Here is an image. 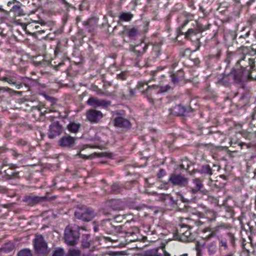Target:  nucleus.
<instances>
[{
  "label": "nucleus",
  "mask_w": 256,
  "mask_h": 256,
  "mask_svg": "<svg viewBox=\"0 0 256 256\" xmlns=\"http://www.w3.org/2000/svg\"><path fill=\"white\" fill-rule=\"evenodd\" d=\"M244 76V72L242 70H234L232 71L228 76H224L222 80V82L226 84L228 82V80L232 79L236 82H241Z\"/></svg>",
  "instance_id": "0eeeda50"
},
{
  "label": "nucleus",
  "mask_w": 256,
  "mask_h": 256,
  "mask_svg": "<svg viewBox=\"0 0 256 256\" xmlns=\"http://www.w3.org/2000/svg\"><path fill=\"white\" fill-rule=\"evenodd\" d=\"M76 218L82 220L84 221L89 222L94 216V212L90 208H84L78 209L74 212Z\"/></svg>",
  "instance_id": "f03ea898"
},
{
  "label": "nucleus",
  "mask_w": 256,
  "mask_h": 256,
  "mask_svg": "<svg viewBox=\"0 0 256 256\" xmlns=\"http://www.w3.org/2000/svg\"><path fill=\"white\" fill-rule=\"evenodd\" d=\"M14 245L11 242H8L0 248V253H7L12 251L14 249Z\"/></svg>",
  "instance_id": "393cba45"
},
{
  "label": "nucleus",
  "mask_w": 256,
  "mask_h": 256,
  "mask_svg": "<svg viewBox=\"0 0 256 256\" xmlns=\"http://www.w3.org/2000/svg\"><path fill=\"white\" fill-rule=\"evenodd\" d=\"M76 138L68 136H64L62 138L59 140V144L62 147H70L74 144Z\"/></svg>",
  "instance_id": "4468645a"
},
{
  "label": "nucleus",
  "mask_w": 256,
  "mask_h": 256,
  "mask_svg": "<svg viewBox=\"0 0 256 256\" xmlns=\"http://www.w3.org/2000/svg\"><path fill=\"white\" fill-rule=\"evenodd\" d=\"M188 228V226H187L181 225L180 227L178 228V234L180 236L184 232V231Z\"/></svg>",
  "instance_id": "72a5a7b5"
},
{
  "label": "nucleus",
  "mask_w": 256,
  "mask_h": 256,
  "mask_svg": "<svg viewBox=\"0 0 256 256\" xmlns=\"http://www.w3.org/2000/svg\"><path fill=\"white\" fill-rule=\"evenodd\" d=\"M177 65V62H174L172 64V66L173 68H174V66H176Z\"/></svg>",
  "instance_id": "de8ad7c7"
},
{
  "label": "nucleus",
  "mask_w": 256,
  "mask_h": 256,
  "mask_svg": "<svg viewBox=\"0 0 256 256\" xmlns=\"http://www.w3.org/2000/svg\"><path fill=\"white\" fill-rule=\"evenodd\" d=\"M108 206L114 210H119L122 208V202L119 200H112L109 202Z\"/></svg>",
  "instance_id": "4be33fe9"
},
{
  "label": "nucleus",
  "mask_w": 256,
  "mask_h": 256,
  "mask_svg": "<svg viewBox=\"0 0 256 256\" xmlns=\"http://www.w3.org/2000/svg\"><path fill=\"white\" fill-rule=\"evenodd\" d=\"M80 127V124L76 122H70L67 126L68 130L73 133H76Z\"/></svg>",
  "instance_id": "5701e85b"
},
{
  "label": "nucleus",
  "mask_w": 256,
  "mask_h": 256,
  "mask_svg": "<svg viewBox=\"0 0 256 256\" xmlns=\"http://www.w3.org/2000/svg\"><path fill=\"white\" fill-rule=\"evenodd\" d=\"M114 124L118 128H127L130 126L129 121L122 116L116 118L114 120Z\"/></svg>",
  "instance_id": "dca6fc26"
},
{
  "label": "nucleus",
  "mask_w": 256,
  "mask_h": 256,
  "mask_svg": "<svg viewBox=\"0 0 256 256\" xmlns=\"http://www.w3.org/2000/svg\"><path fill=\"white\" fill-rule=\"evenodd\" d=\"M86 116L87 120L92 124L98 122L102 118V112L94 109H90L86 112Z\"/></svg>",
  "instance_id": "6e6552de"
},
{
  "label": "nucleus",
  "mask_w": 256,
  "mask_h": 256,
  "mask_svg": "<svg viewBox=\"0 0 256 256\" xmlns=\"http://www.w3.org/2000/svg\"><path fill=\"white\" fill-rule=\"evenodd\" d=\"M84 256H90L89 254L88 255H84Z\"/></svg>",
  "instance_id": "6e6d98bb"
},
{
  "label": "nucleus",
  "mask_w": 256,
  "mask_h": 256,
  "mask_svg": "<svg viewBox=\"0 0 256 256\" xmlns=\"http://www.w3.org/2000/svg\"><path fill=\"white\" fill-rule=\"evenodd\" d=\"M0 89H1V88H0Z\"/></svg>",
  "instance_id": "e2e57ef3"
},
{
  "label": "nucleus",
  "mask_w": 256,
  "mask_h": 256,
  "mask_svg": "<svg viewBox=\"0 0 256 256\" xmlns=\"http://www.w3.org/2000/svg\"><path fill=\"white\" fill-rule=\"evenodd\" d=\"M181 19V18H178V20H180Z\"/></svg>",
  "instance_id": "4d7b16f0"
},
{
  "label": "nucleus",
  "mask_w": 256,
  "mask_h": 256,
  "mask_svg": "<svg viewBox=\"0 0 256 256\" xmlns=\"http://www.w3.org/2000/svg\"><path fill=\"white\" fill-rule=\"evenodd\" d=\"M168 182L174 186L185 187L188 184V179L184 175L172 174L170 176Z\"/></svg>",
  "instance_id": "7ed1b4c3"
},
{
  "label": "nucleus",
  "mask_w": 256,
  "mask_h": 256,
  "mask_svg": "<svg viewBox=\"0 0 256 256\" xmlns=\"http://www.w3.org/2000/svg\"><path fill=\"white\" fill-rule=\"evenodd\" d=\"M201 174L210 176L213 174V170L210 168L209 165L204 164L196 170Z\"/></svg>",
  "instance_id": "412c9836"
},
{
  "label": "nucleus",
  "mask_w": 256,
  "mask_h": 256,
  "mask_svg": "<svg viewBox=\"0 0 256 256\" xmlns=\"http://www.w3.org/2000/svg\"><path fill=\"white\" fill-rule=\"evenodd\" d=\"M35 28L36 29H38L39 28V26H36Z\"/></svg>",
  "instance_id": "864d4df0"
},
{
  "label": "nucleus",
  "mask_w": 256,
  "mask_h": 256,
  "mask_svg": "<svg viewBox=\"0 0 256 256\" xmlns=\"http://www.w3.org/2000/svg\"><path fill=\"white\" fill-rule=\"evenodd\" d=\"M166 174L165 170L163 169H160L159 171V173L158 174V177L160 178Z\"/></svg>",
  "instance_id": "37998d69"
},
{
  "label": "nucleus",
  "mask_w": 256,
  "mask_h": 256,
  "mask_svg": "<svg viewBox=\"0 0 256 256\" xmlns=\"http://www.w3.org/2000/svg\"><path fill=\"white\" fill-rule=\"evenodd\" d=\"M118 186L117 184H114L112 186V192H115L117 189H118Z\"/></svg>",
  "instance_id": "a18cd8bd"
},
{
  "label": "nucleus",
  "mask_w": 256,
  "mask_h": 256,
  "mask_svg": "<svg viewBox=\"0 0 256 256\" xmlns=\"http://www.w3.org/2000/svg\"><path fill=\"white\" fill-rule=\"evenodd\" d=\"M18 256H32V254L30 250L24 249L18 252Z\"/></svg>",
  "instance_id": "7c9ffc66"
},
{
  "label": "nucleus",
  "mask_w": 256,
  "mask_h": 256,
  "mask_svg": "<svg viewBox=\"0 0 256 256\" xmlns=\"http://www.w3.org/2000/svg\"><path fill=\"white\" fill-rule=\"evenodd\" d=\"M178 74H180V76H178L176 75L177 73L176 74H170V76L172 78V81L174 84L178 83V82L180 78H182L184 77L183 72L182 70H178Z\"/></svg>",
  "instance_id": "a878e982"
},
{
  "label": "nucleus",
  "mask_w": 256,
  "mask_h": 256,
  "mask_svg": "<svg viewBox=\"0 0 256 256\" xmlns=\"http://www.w3.org/2000/svg\"><path fill=\"white\" fill-rule=\"evenodd\" d=\"M230 146H232V144H233L234 143H233L232 141H230Z\"/></svg>",
  "instance_id": "603ef678"
},
{
  "label": "nucleus",
  "mask_w": 256,
  "mask_h": 256,
  "mask_svg": "<svg viewBox=\"0 0 256 256\" xmlns=\"http://www.w3.org/2000/svg\"><path fill=\"white\" fill-rule=\"evenodd\" d=\"M196 24L198 25V23L196 22H195Z\"/></svg>",
  "instance_id": "052dcab7"
},
{
  "label": "nucleus",
  "mask_w": 256,
  "mask_h": 256,
  "mask_svg": "<svg viewBox=\"0 0 256 256\" xmlns=\"http://www.w3.org/2000/svg\"><path fill=\"white\" fill-rule=\"evenodd\" d=\"M188 19H192V16H189L188 17L184 20V22L181 25V26L179 28V34H184L185 37L186 38L188 39H192L193 36H196L202 30H200L199 28H190L188 29V30L186 32H184L182 31L183 28L184 27L188 24Z\"/></svg>",
  "instance_id": "20e7f679"
},
{
  "label": "nucleus",
  "mask_w": 256,
  "mask_h": 256,
  "mask_svg": "<svg viewBox=\"0 0 256 256\" xmlns=\"http://www.w3.org/2000/svg\"><path fill=\"white\" fill-rule=\"evenodd\" d=\"M194 186L191 188V192L193 194H196L198 192L201 191L204 187V184L202 180L199 178H195L192 180Z\"/></svg>",
  "instance_id": "2eb2a0df"
},
{
  "label": "nucleus",
  "mask_w": 256,
  "mask_h": 256,
  "mask_svg": "<svg viewBox=\"0 0 256 256\" xmlns=\"http://www.w3.org/2000/svg\"><path fill=\"white\" fill-rule=\"evenodd\" d=\"M98 23V20L96 18H92L84 22L86 28L91 32L96 27Z\"/></svg>",
  "instance_id": "aec40b11"
},
{
  "label": "nucleus",
  "mask_w": 256,
  "mask_h": 256,
  "mask_svg": "<svg viewBox=\"0 0 256 256\" xmlns=\"http://www.w3.org/2000/svg\"><path fill=\"white\" fill-rule=\"evenodd\" d=\"M4 73H6L4 75H3L2 77H7L10 80H13L14 83L10 84H15V74L14 72L10 71H4Z\"/></svg>",
  "instance_id": "c756f323"
},
{
  "label": "nucleus",
  "mask_w": 256,
  "mask_h": 256,
  "mask_svg": "<svg viewBox=\"0 0 256 256\" xmlns=\"http://www.w3.org/2000/svg\"><path fill=\"white\" fill-rule=\"evenodd\" d=\"M130 92L132 96H133L134 94V92L132 90H131Z\"/></svg>",
  "instance_id": "8fccbe9b"
},
{
  "label": "nucleus",
  "mask_w": 256,
  "mask_h": 256,
  "mask_svg": "<svg viewBox=\"0 0 256 256\" xmlns=\"http://www.w3.org/2000/svg\"><path fill=\"white\" fill-rule=\"evenodd\" d=\"M34 246L37 253L44 254L46 252L47 244L42 236L38 235L36 236L34 240Z\"/></svg>",
  "instance_id": "39448f33"
},
{
  "label": "nucleus",
  "mask_w": 256,
  "mask_h": 256,
  "mask_svg": "<svg viewBox=\"0 0 256 256\" xmlns=\"http://www.w3.org/2000/svg\"><path fill=\"white\" fill-rule=\"evenodd\" d=\"M146 256H170V254L168 252L164 246L161 248L151 249L146 252Z\"/></svg>",
  "instance_id": "9b49d317"
},
{
  "label": "nucleus",
  "mask_w": 256,
  "mask_h": 256,
  "mask_svg": "<svg viewBox=\"0 0 256 256\" xmlns=\"http://www.w3.org/2000/svg\"><path fill=\"white\" fill-rule=\"evenodd\" d=\"M180 198H181V200L183 202H187V200L184 198L183 196L182 195H180Z\"/></svg>",
  "instance_id": "49530a36"
},
{
  "label": "nucleus",
  "mask_w": 256,
  "mask_h": 256,
  "mask_svg": "<svg viewBox=\"0 0 256 256\" xmlns=\"http://www.w3.org/2000/svg\"><path fill=\"white\" fill-rule=\"evenodd\" d=\"M44 199V197H40L36 196H26L24 198V201L28 204L32 205L38 203Z\"/></svg>",
  "instance_id": "f3484780"
},
{
  "label": "nucleus",
  "mask_w": 256,
  "mask_h": 256,
  "mask_svg": "<svg viewBox=\"0 0 256 256\" xmlns=\"http://www.w3.org/2000/svg\"><path fill=\"white\" fill-rule=\"evenodd\" d=\"M174 109L176 110L174 113L177 116H184L186 114V108L181 106H176Z\"/></svg>",
  "instance_id": "c85d7f7f"
},
{
  "label": "nucleus",
  "mask_w": 256,
  "mask_h": 256,
  "mask_svg": "<svg viewBox=\"0 0 256 256\" xmlns=\"http://www.w3.org/2000/svg\"><path fill=\"white\" fill-rule=\"evenodd\" d=\"M79 238L77 231L72 230L70 228H66L64 230V239L68 245H74Z\"/></svg>",
  "instance_id": "423d86ee"
},
{
  "label": "nucleus",
  "mask_w": 256,
  "mask_h": 256,
  "mask_svg": "<svg viewBox=\"0 0 256 256\" xmlns=\"http://www.w3.org/2000/svg\"><path fill=\"white\" fill-rule=\"evenodd\" d=\"M64 250L61 248H58L55 250L52 256H64Z\"/></svg>",
  "instance_id": "c9c22d12"
},
{
  "label": "nucleus",
  "mask_w": 256,
  "mask_h": 256,
  "mask_svg": "<svg viewBox=\"0 0 256 256\" xmlns=\"http://www.w3.org/2000/svg\"><path fill=\"white\" fill-rule=\"evenodd\" d=\"M232 256V255L229 254V255H228V256Z\"/></svg>",
  "instance_id": "bf43d9fd"
},
{
  "label": "nucleus",
  "mask_w": 256,
  "mask_h": 256,
  "mask_svg": "<svg viewBox=\"0 0 256 256\" xmlns=\"http://www.w3.org/2000/svg\"><path fill=\"white\" fill-rule=\"evenodd\" d=\"M12 10L15 12H17L18 14H20L22 12V9L18 6H12Z\"/></svg>",
  "instance_id": "ea45409f"
},
{
  "label": "nucleus",
  "mask_w": 256,
  "mask_h": 256,
  "mask_svg": "<svg viewBox=\"0 0 256 256\" xmlns=\"http://www.w3.org/2000/svg\"><path fill=\"white\" fill-rule=\"evenodd\" d=\"M82 246L84 248H87L90 246V242L88 241H85L84 240H82Z\"/></svg>",
  "instance_id": "a19ab883"
},
{
  "label": "nucleus",
  "mask_w": 256,
  "mask_h": 256,
  "mask_svg": "<svg viewBox=\"0 0 256 256\" xmlns=\"http://www.w3.org/2000/svg\"><path fill=\"white\" fill-rule=\"evenodd\" d=\"M138 88L142 92L143 94H148V98L150 102H152L151 98L148 97V94H150V90L152 88H156L157 86L152 85L150 86L148 85V82H139L137 85Z\"/></svg>",
  "instance_id": "ddd939ff"
},
{
  "label": "nucleus",
  "mask_w": 256,
  "mask_h": 256,
  "mask_svg": "<svg viewBox=\"0 0 256 256\" xmlns=\"http://www.w3.org/2000/svg\"><path fill=\"white\" fill-rule=\"evenodd\" d=\"M133 15L130 12H122L120 14L119 18L122 21H130Z\"/></svg>",
  "instance_id": "bb28decb"
},
{
  "label": "nucleus",
  "mask_w": 256,
  "mask_h": 256,
  "mask_svg": "<svg viewBox=\"0 0 256 256\" xmlns=\"http://www.w3.org/2000/svg\"><path fill=\"white\" fill-rule=\"evenodd\" d=\"M208 251L210 255L214 254L217 250V246L216 242H212L207 246Z\"/></svg>",
  "instance_id": "b1692460"
},
{
  "label": "nucleus",
  "mask_w": 256,
  "mask_h": 256,
  "mask_svg": "<svg viewBox=\"0 0 256 256\" xmlns=\"http://www.w3.org/2000/svg\"><path fill=\"white\" fill-rule=\"evenodd\" d=\"M148 48V45L144 42H140V44L136 46L134 49V52L138 56L143 54Z\"/></svg>",
  "instance_id": "6ab92c4d"
},
{
  "label": "nucleus",
  "mask_w": 256,
  "mask_h": 256,
  "mask_svg": "<svg viewBox=\"0 0 256 256\" xmlns=\"http://www.w3.org/2000/svg\"><path fill=\"white\" fill-rule=\"evenodd\" d=\"M256 54V48L253 47L242 46L232 56L234 59H238L236 63L240 64L242 68H246L249 66L250 70H256V62L251 58Z\"/></svg>",
  "instance_id": "f257e3e1"
},
{
  "label": "nucleus",
  "mask_w": 256,
  "mask_h": 256,
  "mask_svg": "<svg viewBox=\"0 0 256 256\" xmlns=\"http://www.w3.org/2000/svg\"><path fill=\"white\" fill-rule=\"evenodd\" d=\"M82 151H80L77 154L80 156L81 158H88L90 156H87L86 154H82Z\"/></svg>",
  "instance_id": "79ce46f5"
},
{
  "label": "nucleus",
  "mask_w": 256,
  "mask_h": 256,
  "mask_svg": "<svg viewBox=\"0 0 256 256\" xmlns=\"http://www.w3.org/2000/svg\"><path fill=\"white\" fill-rule=\"evenodd\" d=\"M80 252L78 249H70L68 250V256H80Z\"/></svg>",
  "instance_id": "2f4dec72"
},
{
  "label": "nucleus",
  "mask_w": 256,
  "mask_h": 256,
  "mask_svg": "<svg viewBox=\"0 0 256 256\" xmlns=\"http://www.w3.org/2000/svg\"><path fill=\"white\" fill-rule=\"evenodd\" d=\"M198 216L201 218H206L208 222L215 220L216 217V214L214 210L204 208L202 212H198Z\"/></svg>",
  "instance_id": "f8f14e48"
},
{
  "label": "nucleus",
  "mask_w": 256,
  "mask_h": 256,
  "mask_svg": "<svg viewBox=\"0 0 256 256\" xmlns=\"http://www.w3.org/2000/svg\"><path fill=\"white\" fill-rule=\"evenodd\" d=\"M230 228V225L228 224H218L216 226L212 228L210 230L208 231L210 232V234L208 236H206V237L209 238L213 236L215 232H218L221 229H228Z\"/></svg>",
  "instance_id": "a211bd4d"
},
{
  "label": "nucleus",
  "mask_w": 256,
  "mask_h": 256,
  "mask_svg": "<svg viewBox=\"0 0 256 256\" xmlns=\"http://www.w3.org/2000/svg\"><path fill=\"white\" fill-rule=\"evenodd\" d=\"M248 36V32H246V33L244 36H242V35L240 36H238V40H239L240 42H240V40H241L242 39V38H247Z\"/></svg>",
  "instance_id": "c03bdc74"
},
{
  "label": "nucleus",
  "mask_w": 256,
  "mask_h": 256,
  "mask_svg": "<svg viewBox=\"0 0 256 256\" xmlns=\"http://www.w3.org/2000/svg\"><path fill=\"white\" fill-rule=\"evenodd\" d=\"M54 52L56 54V50H55Z\"/></svg>",
  "instance_id": "680f3d73"
},
{
  "label": "nucleus",
  "mask_w": 256,
  "mask_h": 256,
  "mask_svg": "<svg viewBox=\"0 0 256 256\" xmlns=\"http://www.w3.org/2000/svg\"><path fill=\"white\" fill-rule=\"evenodd\" d=\"M4 72V70H0V80L2 81L6 82L8 84H13V80H10L7 77H2V73Z\"/></svg>",
  "instance_id": "473e14b6"
},
{
  "label": "nucleus",
  "mask_w": 256,
  "mask_h": 256,
  "mask_svg": "<svg viewBox=\"0 0 256 256\" xmlns=\"http://www.w3.org/2000/svg\"><path fill=\"white\" fill-rule=\"evenodd\" d=\"M26 144V143L25 142H24V143L22 144V145H25Z\"/></svg>",
  "instance_id": "5fc2aeb1"
},
{
  "label": "nucleus",
  "mask_w": 256,
  "mask_h": 256,
  "mask_svg": "<svg viewBox=\"0 0 256 256\" xmlns=\"http://www.w3.org/2000/svg\"><path fill=\"white\" fill-rule=\"evenodd\" d=\"M220 247H223L224 250L228 248L227 242L225 239H220Z\"/></svg>",
  "instance_id": "4c0bfd02"
},
{
  "label": "nucleus",
  "mask_w": 256,
  "mask_h": 256,
  "mask_svg": "<svg viewBox=\"0 0 256 256\" xmlns=\"http://www.w3.org/2000/svg\"><path fill=\"white\" fill-rule=\"evenodd\" d=\"M86 104L94 108H105L110 105V102L105 100L98 99L95 97L92 96L88 98Z\"/></svg>",
  "instance_id": "1a4fd4ad"
},
{
  "label": "nucleus",
  "mask_w": 256,
  "mask_h": 256,
  "mask_svg": "<svg viewBox=\"0 0 256 256\" xmlns=\"http://www.w3.org/2000/svg\"><path fill=\"white\" fill-rule=\"evenodd\" d=\"M254 159L256 160V156L254 158Z\"/></svg>",
  "instance_id": "13d9d810"
},
{
  "label": "nucleus",
  "mask_w": 256,
  "mask_h": 256,
  "mask_svg": "<svg viewBox=\"0 0 256 256\" xmlns=\"http://www.w3.org/2000/svg\"><path fill=\"white\" fill-rule=\"evenodd\" d=\"M163 196L164 197V200H165L169 201V202H171L172 204H174L175 202H174V200L173 199V198L172 197L170 196L168 194H166V195Z\"/></svg>",
  "instance_id": "58836bf2"
},
{
  "label": "nucleus",
  "mask_w": 256,
  "mask_h": 256,
  "mask_svg": "<svg viewBox=\"0 0 256 256\" xmlns=\"http://www.w3.org/2000/svg\"><path fill=\"white\" fill-rule=\"evenodd\" d=\"M190 234L191 232L188 228L184 231V232L180 236V240L183 242L188 241L190 240Z\"/></svg>",
  "instance_id": "cd10ccee"
},
{
  "label": "nucleus",
  "mask_w": 256,
  "mask_h": 256,
  "mask_svg": "<svg viewBox=\"0 0 256 256\" xmlns=\"http://www.w3.org/2000/svg\"><path fill=\"white\" fill-rule=\"evenodd\" d=\"M158 212V210H154V214H156Z\"/></svg>",
  "instance_id": "3c124183"
},
{
  "label": "nucleus",
  "mask_w": 256,
  "mask_h": 256,
  "mask_svg": "<svg viewBox=\"0 0 256 256\" xmlns=\"http://www.w3.org/2000/svg\"><path fill=\"white\" fill-rule=\"evenodd\" d=\"M62 132V128L58 122H54L49 126L48 136L50 138H53L59 136Z\"/></svg>",
  "instance_id": "9d476101"
},
{
  "label": "nucleus",
  "mask_w": 256,
  "mask_h": 256,
  "mask_svg": "<svg viewBox=\"0 0 256 256\" xmlns=\"http://www.w3.org/2000/svg\"><path fill=\"white\" fill-rule=\"evenodd\" d=\"M170 89V86L168 84H166L164 86H162L160 88L159 92L162 94L165 93L169 91Z\"/></svg>",
  "instance_id": "e433bc0d"
},
{
  "label": "nucleus",
  "mask_w": 256,
  "mask_h": 256,
  "mask_svg": "<svg viewBox=\"0 0 256 256\" xmlns=\"http://www.w3.org/2000/svg\"><path fill=\"white\" fill-rule=\"evenodd\" d=\"M21 87H22V86H21V85H20V84H19V85H16V88L17 89H20Z\"/></svg>",
  "instance_id": "09e8293b"
},
{
  "label": "nucleus",
  "mask_w": 256,
  "mask_h": 256,
  "mask_svg": "<svg viewBox=\"0 0 256 256\" xmlns=\"http://www.w3.org/2000/svg\"><path fill=\"white\" fill-rule=\"evenodd\" d=\"M138 34V30L135 28H132L128 32V35L130 37L135 36Z\"/></svg>",
  "instance_id": "f704fd0d"
}]
</instances>
